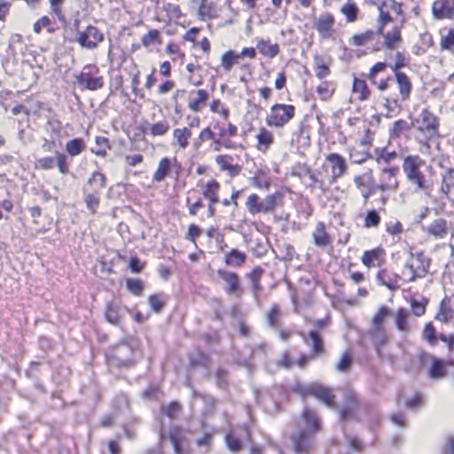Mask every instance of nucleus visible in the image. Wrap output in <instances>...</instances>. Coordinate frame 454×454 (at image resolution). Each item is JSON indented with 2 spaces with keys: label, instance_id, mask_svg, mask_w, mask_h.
<instances>
[{
  "label": "nucleus",
  "instance_id": "obj_1",
  "mask_svg": "<svg viewBox=\"0 0 454 454\" xmlns=\"http://www.w3.org/2000/svg\"><path fill=\"white\" fill-rule=\"evenodd\" d=\"M297 432L292 435L294 450L296 454H309L316 443V433L320 430V421L313 411L305 408L297 422Z\"/></svg>",
  "mask_w": 454,
  "mask_h": 454
},
{
  "label": "nucleus",
  "instance_id": "obj_2",
  "mask_svg": "<svg viewBox=\"0 0 454 454\" xmlns=\"http://www.w3.org/2000/svg\"><path fill=\"white\" fill-rule=\"evenodd\" d=\"M430 263L431 260L423 252L416 254L409 252V258L403 265V274L408 277L409 282H414L417 278L426 277Z\"/></svg>",
  "mask_w": 454,
  "mask_h": 454
},
{
  "label": "nucleus",
  "instance_id": "obj_3",
  "mask_svg": "<svg viewBox=\"0 0 454 454\" xmlns=\"http://www.w3.org/2000/svg\"><path fill=\"white\" fill-rule=\"evenodd\" d=\"M423 160L418 155L407 156L403 164V172L407 179L416 186V191L425 189L424 175L419 170Z\"/></svg>",
  "mask_w": 454,
  "mask_h": 454
},
{
  "label": "nucleus",
  "instance_id": "obj_4",
  "mask_svg": "<svg viewBox=\"0 0 454 454\" xmlns=\"http://www.w3.org/2000/svg\"><path fill=\"white\" fill-rule=\"evenodd\" d=\"M295 107L293 105L275 104L266 117V122L270 127L281 128L294 116Z\"/></svg>",
  "mask_w": 454,
  "mask_h": 454
},
{
  "label": "nucleus",
  "instance_id": "obj_5",
  "mask_svg": "<svg viewBox=\"0 0 454 454\" xmlns=\"http://www.w3.org/2000/svg\"><path fill=\"white\" fill-rule=\"evenodd\" d=\"M55 166L62 175H67L70 172L67 156L59 152H57L54 156H45L35 161V168L40 170H51Z\"/></svg>",
  "mask_w": 454,
  "mask_h": 454
},
{
  "label": "nucleus",
  "instance_id": "obj_6",
  "mask_svg": "<svg viewBox=\"0 0 454 454\" xmlns=\"http://www.w3.org/2000/svg\"><path fill=\"white\" fill-rule=\"evenodd\" d=\"M104 39V33L93 25L87 26L83 31H77V43L87 50L97 49Z\"/></svg>",
  "mask_w": 454,
  "mask_h": 454
},
{
  "label": "nucleus",
  "instance_id": "obj_7",
  "mask_svg": "<svg viewBox=\"0 0 454 454\" xmlns=\"http://www.w3.org/2000/svg\"><path fill=\"white\" fill-rule=\"evenodd\" d=\"M217 274L226 284L224 290L227 294L236 296L240 295L242 293V287L238 274L225 270H219Z\"/></svg>",
  "mask_w": 454,
  "mask_h": 454
},
{
  "label": "nucleus",
  "instance_id": "obj_8",
  "mask_svg": "<svg viewBox=\"0 0 454 454\" xmlns=\"http://www.w3.org/2000/svg\"><path fill=\"white\" fill-rule=\"evenodd\" d=\"M300 336L303 341L311 347L312 355L315 356H322L325 354V344L322 336L316 330L308 333L301 332Z\"/></svg>",
  "mask_w": 454,
  "mask_h": 454
},
{
  "label": "nucleus",
  "instance_id": "obj_9",
  "mask_svg": "<svg viewBox=\"0 0 454 454\" xmlns=\"http://www.w3.org/2000/svg\"><path fill=\"white\" fill-rule=\"evenodd\" d=\"M326 161L330 163L331 166V178L330 184H334L337 182L338 178L342 176L347 169L348 166L344 158L335 153H332L326 156Z\"/></svg>",
  "mask_w": 454,
  "mask_h": 454
},
{
  "label": "nucleus",
  "instance_id": "obj_10",
  "mask_svg": "<svg viewBox=\"0 0 454 454\" xmlns=\"http://www.w3.org/2000/svg\"><path fill=\"white\" fill-rule=\"evenodd\" d=\"M399 172L397 167L384 168L380 174V184L376 185V189L385 191H395L398 188L396 175Z\"/></svg>",
  "mask_w": 454,
  "mask_h": 454
},
{
  "label": "nucleus",
  "instance_id": "obj_11",
  "mask_svg": "<svg viewBox=\"0 0 454 454\" xmlns=\"http://www.w3.org/2000/svg\"><path fill=\"white\" fill-rule=\"evenodd\" d=\"M432 13L435 20L454 18V0H436L432 5Z\"/></svg>",
  "mask_w": 454,
  "mask_h": 454
},
{
  "label": "nucleus",
  "instance_id": "obj_12",
  "mask_svg": "<svg viewBox=\"0 0 454 454\" xmlns=\"http://www.w3.org/2000/svg\"><path fill=\"white\" fill-rule=\"evenodd\" d=\"M421 117L423 125L419 127L418 129L427 133L429 137L435 136L438 132V118L427 109L422 111Z\"/></svg>",
  "mask_w": 454,
  "mask_h": 454
},
{
  "label": "nucleus",
  "instance_id": "obj_13",
  "mask_svg": "<svg viewBox=\"0 0 454 454\" xmlns=\"http://www.w3.org/2000/svg\"><path fill=\"white\" fill-rule=\"evenodd\" d=\"M78 84L89 90H98L103 88L104 80L102 76L92 77L89 73H80L76 77Z\"/></svg>",
  "mask_w": 454,
  "mask_h": 454
},
{
  "label": "nucleus",
  "instance_id": "obj_14",
  "mask_svg": "<svg viewBox=\"0 0 454 454\" xmlns=\"http://www.w3.org/2000/svg\"><path fill=\"white\" fill-rule=\"evenodd\" d=\"M245 435L250 441V432L247 427L244 426L240 428V434L237 435L236 432H231L225 435V442L228 449L232 452H238L241 449L240 438Z\"/></svg>",
  "mask_w": 454,
  "mask_h": 454
},
{
  "label": "nucleus",
  "instance_id": "obj_15",
  "mask_svg": "<svg viewBox=\"0 0 454 454\" xmlns=\"http://www.w3.org/2000/svg\"><path fill=\"white\" fill-rule=\"evenodd\" d=\"M395 323L396 329L403 334L409 333L412 330V325L411 324L410 313L404 308H399L394 314Z\"/></svg>",
  "mask_w": 454,
  "mask_h": 454
},
{
  "label": "nucleus",
  "instance_id": "obj_16",
  "mask_svg": "<svg viewBox=\"0 0 454 454\" xmlns=\"http://www.w3.org/2000/svg\"><path fill=\"white\" fill-rule=\"evenodd\" d=\"M385 251L381 247L367 250L362 256V262L368 268L380 266L384 262Z\"/></svg>",
  "mask_w": 454,
  "mask_h": 454
},
{
  "label": "nucleus",
  "instance_id": "obj_17",
  "mask_svg": "<svg viewBox=\"0 0 454 454\" xmlns=\"http://www.w3.org/2000/svg\"><path fill=\"white\" fill-rule=\"evenodd\" d=\"M426 359L430 360L432 362L431 367L429 369V377L434 380L441 379L445 375V367L444 362L435 356H433L429 354L424 353L421 356V360L425 361Z\"/></svg>",
  "mask_w": 454,
  "mask_h": 454
},
{
  "label": "nucleus",
  "instance_id": "obj_18",
  "mask_svg": "<svg viewBox=\"0 0 454 454\" xmlns=\"http://www.w3.org/2000/svg\"><path fill=\"white\" fill-rule=\"evenodd\" d=\"M254 41L256 42V49L264 57L273 59L278 55L280 48L278 43H270V40L260 37H256Z\"/></svg>",
  "mask_w": 454,
  "mask_h": 454
},
{
  "label": "nucleus",
  "instance_id": "obj_19",
  "mask_svg": "<svg viewBox=\"0 0 454 454\" xmlns=\"http://www.w3.org/2000/svg\"><path fill=\"white\" fill-rule=\"evenodd\" d=\"M312 395L323 402L329 408L333 409L335 407L333 403L334 395L330 388L319 384H312Z\"/></svg>",
  "mask_w": 454,
  "mask_h": 454
},
{
  "label": "nucleus",
  "instance_id": "obj_20",
  "mask_svg": "<svg viewBox=\"0 0 454 454\" xmlns=\"http://www.w3.org/2000/svg\"><path fill=\"white\" fill-rule=\"evenodd\" d=\"M334 24V18L330 13L323 14L319 17L315 23V27L324 38H328L331 35V30Z\"/></svg>",
  "mask_w": 454,
  "mask_h": 454
},
{
  "label": "nucleus",
  "instance_id": "obj_21",
  "mask_svg": "<svg viewBox=\"0 0 454 454\" xmlns=\"http://www.w3.org/2000/svg\"><path fill=\"white\" fill-rule=\"evenodd\" d=\"M168 438L173 445L176 454H191L189 450L183 447L184 437L180 428H171L168 433Z\"/></svg>",
  "mask_w": 454,
  "mask_h": 454
},
{
  "label": "nucleus",
  "instance_id": "obj_22",
  "mask_svg": "<svg viewBox=\"0 0 454 454\" xmlns=\"http://www.w3.org/2000/svg\"><path fill=\"white\" fill-rule=\"evenodd\" d=\"M216 163L220 168L224 171H228L231 176H238L241 171V166L238 164H232L233 158L230 155H218L215 158Z\"/></svg>",
  "mask_w": 454,
  "mask_h": 454
},
{
  "label": "nucleus",
  "instance_id": "obj_23",
  "mask_svg": "<svg viewBox=\"0 0 454 454\" xmlns=\"http://www.w3.org/2000/svg\"><path fill=\"white\" fill-rule=\"evenodd\" d=\"M257 149L260 152H266L271 146L274 142L273 134L266 128L262 127L256 135Z\"/></svg>",
  "mask_w": 454,
  "mask_h": 454
},
{
  "label": "nucleus",
  "instance_id": "obj_24",
  "mask_svg": "<svg viewBox=\"0 0 454 454\" xmlns=\"http://www.w3.org/2000/svg\"><path fill=\"white\" fill-rule=\"evenodd\" d=\"M395 77L398 84V89L402 99L405 101L410 98L411 91V82L406 74L403 72H396V74H395Z\"/></svg>",
  "mask_w": 454,
  "mask_h": 454
},
{
  "label": "nucleus",
  "instance_id": "obj_25",
  "mask_svg": "<svg viewBox=\"0 0 454 454\" xmlns=\"http://www.w3.org/2000/svg\"><path fill=\"white\" fill-rule=\"evenodd\" d=\"M427 232L436 239H443L448 234L447 221L442 218L435 219L427 228Z\"/></svg>",
  "mask_w": 454,
  "mask_h": 454
},
{
  "label": "nucleus",
  "instance_id": "obj_26",
  "mask_svg": "<svg viewBox=\"0 0 454 454\" xmlns=\"http://www.w3.org/2000/svg\"><path fill=\"white\" fill-rule=\"evenodd\" d=\"M83 191L86 207L90 213L95 214L99 206L101 194L97 189H92L90 192H88L86 187H84Z\"/></svg>",
  "mask_w": 454,
  "mask_h": 454
},
{
  "label": "nucleus",
  "instance_id": "obj_27",
  "mask_svg": "<svg viewBox=\"0 0 454 454\" xmlns=\"http://www.w3.org/2000/svg\"><path fill=\"white\" fill-rule=\"evenodd\" d=\"M312 236L314 244L317 247H325L331 243V238L325 231V224L321 222L317 224Z\"/></svg>",
  "mask_w": 454,
  "mask_h": 454
},
{
  "label": "nucleus",
  "instance_id": "obj_28",
  "mask_svg": "<svg viewBox=\"0 0 454 454\" xmlns=\"http://www.w3.org/2000/svg\"><path fill=\"white\" fill-rule=\"evenodd\" d=\"M389 309L386 306L380 307L379 311L375 314L372 319V325H373V332L380 334L382 336V339L385 338L384 336V327H383V320L384 318L388 315ZM384 343V340L381 341Z\"/></svg>",
  "mask_w": 454,
  "mask_h": 454
},
{
  "label": "nucleus",
  "instance_id": "obj_29",
  "mask_svg": "<svg viewBox=\"0 0 454 454\" xmlns=\"http://www.w3.org/2000/svg\"><path fill=\"white\" fill-rule=\"evenodd\" d=\"M384 37V45L387 50H395L397 43L401 42V32L399 28L394 27L391 31L381 34Z\"/></svg>",
  "mask_w": 454,
  "mask_h": 454
},
{
  "label": "nucleus",
  "instance_id": "obj_30",
  "mask_svg": "<svg viewBox=\"0 0 454 454\" xmlns=\"http://www.w3.org/2000/svg\"><path fill=\"white\" fill-rule=\"evenodd\" d=\"M246 259V254L238 249H231L229 253H226L224 256V262L227 265L236 267L244 263Z\"/></svg>",
  "mask_w": 454,
  "mask_h": 454
},
{
  "label": "nucleus",
  "instance_id": "obj_31",
  "mask_svg": "<svg viewBox=\"0 0 454 454\" xmlns=\"http://www.w3.org/2000/svg\"><path fill=\"white\" fill-rule=\"evenodd\" d=\"M173 137L181 149H186L189 145V139L192 137L190 129L184 127L183 129H176L173 131Z\"/></svg>",
  "mask_w": 454,
  "mask_h": 454
},
{
  "label": "nucleus",
  "instance_id": "obj_32",
  "mask_svg": "<svg viewBox=\"0 0 454 454\" xmlns=\"http://www.w3.org/2000/svg\"><path fill=\"white\" fill-rule=\"evenodd\" d=\"M279 200H281V195L278 192L266 196L260 202V213L272 212Z\"/></svg>",
  "mask_w": 454,
  "mask_h": 454
},
{
  "label": "nucleus",
  "instance_id": "obj_33",
  "mask_svg": "<svg viewBox=\"0 0 454 454\" xmlns=\"http://www.w3.org/2000/svg\"><path fill=\"white\" fill-rule=\"evenodd\" d=\"M85 148L86 145L82 138H74L66 144V151L71 157L81 154Z\"/></svg>",
  "mask_w": 454,
  "mask_h": 454
},
{
  "label": "nucleus",
  "instance_id": "obj_34",
  "mask_svg": "<svg viewBox=\"0 0 454 454\" xmlns=\"http://www.w3.org/2000/svg\"><path fill=\"white\" fill-rule=\"evenodd\" d=\"M197 97L189 102L188 107L193 112H200L206 105L208 99V93L205 90H199L196 91Z\"/></svg>",
  "mask_w": 454,
  "mask_h": 454
},
{
  "label": "nucleus",
  "instance_id": "obj_35",
  "mask_svg": "<svg viewBox=\"0 0 454 454\" xmlns=\"http://www.w3.org/2000/svg\"><path fill=\"white\" fill-rule=\"evenodd\" d=\"M220 189V184L216 180H211L207 183L205 190L203 192V196L209 202L216 203L218 202V192Z\"/></svg>",
  "mask_w": 454,
  "mask_h": 454
},
{
  "label": "nucleus",
  "instance_id": "obj_36",
  "mask_svg": "<svg viewBox=\"0 0 454 454\" xmlns=\"http://www.w3.org/2000/svg\"><path fill=\"white\" fill-rule=\"evenodd\" d=\"M171 168V160L164 157L160 160L158 168L153 176L154 182H161L168 174Z\"/></svg>",
  "mask_w": 454,
  "mask_h": 454
},
{
  "label": "nucleus",
  "instance_id": "obj_37",
  "mask_svg": "<svg viewBox=\"0 0 454 454\" xmlns=\"http://www.w3.org/2000/svg\"><path fill=\"white\" fill-rule=\"evenodd\" d=\"M452 317V310L450 306V299L445 297L439 305V310L435 318L441 322L447 323Z\"/></svg>",
  "mask_w": 454,
  "mask_h": 454
},
{
  "label": "nucleus",
  "instance_id": "obj_38",
  "mask_svg": "<svg viewBox=\"0 0 454 454\" xmlns=\"http://www.w3.org/2000/svg\"><path fill=\"white\" fill-rule=\"evenodd\" d=\"M353 92L357 95L359 100H366L370 95L365 81L356 77L353 82Z\"/></svg>",
  "mask_w": 454,
  "mask_h": 454
},
{
  "label": "nucleus",
  "instance_id": "obj_39",
  "mask_svg": "<svg viewBox=\"0 0 454 454\" xmlns=\"http://www.w3.org/2000/svg\"><path fill=\"white\" fill-rule=\"evenodd\" d=\"M131 348L126 344L119 345L114 352V357L121 365L129 366L131 364V359L124 357L126 354H131Z\"/></svg>",
  "mask_w": 454,
  "mask_h": 454
},
{
  "label": "nucleus",
  "instance_id": "obj_40",
  "mask_svg": "<svg viewBox=\"0 0 454 454\" xmlns=\"http://www.w3.org/2000/svg\"><path fill=\"white\" fill-rule=\"evenodd\" d=\"M377 32L367 30L364 33L354 35L350 40L351 43L355 46H364L367 43L374 40Z\"/></svg>",
  "mask_w": 454,
  "mask_h": 454
},
{
  "label": "nucleus",
  "instance_id": "obj_41",
  "mask_svg": "<svg viewBox=\"0 0 454 454\" xmlns=\"http://www.w3.org/2000/svg\"><path fill=\"white\" fill-rule=\"evenodd\" d=\"M199 13L203 19H213L216 16V10L207 0H200Z\"/></svg>",
  "mask_w": 454,
  "mask_h": 454
},
{
  "label": "nucleus",
  "instance_id": "obj_42",
  "mask_svg": "<svg viewBox=\"0 0 454 454\" xmlns=\"http://www.w3.org/2000/svg\"><path fill=\"white\" fill-rule=\"evenodd\" d=\"M340 12L343 15L346 16L348 22H354L357 19L358 8L354 3L348 2L345 4L341 7Z\"/></svg>",
  "mask_w": 454,
  "mask_h": 454
},
{
  "label": "nucleus",
  "instance_id": "obj_43",
  "mask_svg": "<svg viewBox=\"0 0 454 454\" xmlns=\"http://www.w3.org/2000/svg\"><path fill=\"white\" fill-rule=\"evenodd\" d=\"M239 56H238V53H236L235 51L230 50L228 51H226L223 56H222V59H221V61H222V66L223 67V69L227 72L231 71V69L232 68V66L234 65V63L239 59Z\"/></svg>",
  "mask_w": 454,
  "mask_h": 454
},
{
  "label": "nucleus",
  "instance_id": "obj_44",
  "mask_svg": "<svg viewBox=\"0 0 454 454\" xmlns=\"http://www.w3.org/2000/svg\"><path fill=\"white\" fill-rule=\"evenodd\" d=\"M169 130V124L167 121H161L149 125V132L152 136H163Z\"/></svg>",
  "mask_w": 454,
  "mask_h": 454
},
{
  "label": "nucleus",
  "instance_id": "obj_45",
  "mask_svg": "<svg viewBox=\"0 0 454 454\" xmlns=\"http://www.w3.org/2000/svg\"><path fill=\"white\" fill-rule=\"evenodd\" d=\"M370 157V153L364 150L357 148H351L349 150V159L353 163L362 164Z\"/></svg>",
  "mask_w": 454,
  "mask_h": 454
},
{
  "label": "nucleus",
  "instance_id": "obj_46",
  "mask_svg": "<svg viewBox=\"0 0 454 454\" xmlns=\"http://www.w3.org/2000/svg\"><path fill=\"white\" fill-rule=\"evenodd\" d=\"M411 124L404 120H398L394 122L393 127L390 129V136L392 137H398L403 132L410 130Z\"/></svg>",
  "mask_w": 454,
  "mask_h": 454
},
{
  "label": "nucleus",
  "instance_id": "obj_47",
  "mask_svg": "<svg viewBox=\"0 0 454 454\" xmlns=\"http://www.w3.org/2000/svg\"><path fill=\"white\" fill-rule=\"evenodd\" d=\"M98 184L100 189L106 187V177L100 171H94L87 181V185L92 187Z\"/></svg>",
  "mask_w": 454,
  "mask_h": 454
},
{
  "label": "nucleus",
  "instance_id": "obj_48",
  "mask_svg": "<svg viewBox=\"0 0 454 454\" xmlns=\"http://www.w3.org/2000/svg\"><path fill=\"white\" fill-rule=\"evenodd\" d=\"M181 406L177 402H172L168 404L161 405V413L169 419H175L180 411Z\"/></svg>",
  "mask_w": 454,
  "mask_h": 454
},
{
  "label": "nucleus",
  "instance_id": "obj_49",
  "mask_svg": "<svg viewBox=\"0 0 454 454\" xmlns=\"http://www.w3.org/2000/svg\"><path fill=\"white\" fill-rule=\"evenodd\" d=\"M106 320L114 325H119L120 324V317L118 313V309L115 307L113 303L108 302L106 304Z\"/></svg>",
  "mask_w": 454,
  "mask_h": 454
},
{
  "label": "nucleus",
  "instance_id": "obj_50",
  "mask_svg": "<svg viewBox=\"0 0 454 454\" xmlns=\"http://www.w3.org/2000/svg\"><path fill=\"white\" fill-rule=\"evenodd\" d=\"M380 223V216L375 209L370 210L366 213L364 223L365 228H376L379 226Z\"/></svg>",
  "mask_w": 454,
  "mask_h": 454
},
{
  "label": "nucleus",
  "instance_id": "obj_51",
  "mask_svg": "<svg viewBox=\"0 0 454 454\" xmlns=\"http://www.w3.org/2000/svg\"><path fill=\"white\" fill-rule=\"evenodd\" d=\"M260 202L261 201H259L258 195L251 194L250 196H248L247 202H246V206H247L248 212L251 215H256V214L260 213V207H261Z\"/></svg>",
  "mask_w": 454,
  "mask_h": 454
},
{
  "label": "nucleus",
  "instance_id": "obj_52",
  "mask_svg": "<svg viewBox=\"0 0 454 454\" xmlns=\"http://www.w3.org/2000/svg\"><path fill=\"white\" fill-rule=\"evenodd\" d=\"M354 183L357 189L360 190L361 194L364 200V202L366 203L370 196L372 195V190L368 185H366L363 180V177L360 176H356L354 178Z\"/></svg>",
  "mask_w": 454,
  "mask_h": 454
},
{
  "label": "nucleus",
  "instance_id": "obj_53",
  "mask_svg": "<svg viewBox=\"0 0 454 454\" xmlns=\"http://www.w3.org/2000/svg\"><path fill=\"white\" fill-rule=\"evenodd\" d=\"M423 337L430 345L434 346L436 344V333L432 323L426 324L423 332Z\"/></svg>",
  "mask_w": 454,
  "mask_h": 454
},
{
  "label": "nucleus",
  "instance_id": "obj_54",
  "mask_svg": "<svg viewBox=\"0 0 454 454\" xmlns=\"http://www.w3.org/2000/svg\"><path fill=\"white\" fill-rule=\"evenodd\" d=\"M454 46V28H450L448 34L442 36L440 48L442 51H450Z\"/></svg>",
  "mask_w": 454,
  "mask_h": 454
},
{
  "label": "nucleus",
  "instance_id": "obj_55",
  "mask_svg": "<svg viewBox=\"0 0 454 454\" xmlns=\"http://www.w3.org/2000/svg\"><path fill=\"white\" fill-rule=\"evenodd\" d=\"M376 279L380 285L387 286L389 290L394 291L399 288V286L396 284V282L387 281L386 270H380L376 276Z\"/></svg>",
  "mask_w": 454,
  "mask_h": 454
},
{
  "label": "nucleus",
  "instance_id": "obj_56",
  "mask_svg": "<svg viewBox=\"0 0 454 454\" xmlns=\"http://www.w3.org/2000/svg\"><path fill=\"white\" fill-rule=\"evenodd\" d=\"M279 316H280L279 307L277 304H275L272 306L271 309L270 310V312L267 315V322H268L269 325H270L271 327H277Z\"/></svg>",
  "mask_w": 454,
  "mask_h": 454
},
{
  "label": "nucleus",
  "instance_id": "obj_57",
  "mask_svg": "<svg viewBox=\"0 0 454 454\" xmlns=\"http://www.w3.org/2000/svg\"><path fill=\"white\" fill-rule=\"evenodd\" d=\"M315 62L317 77L318 79H324L330 74L329 67L319 59V57H316Z\"/></svg>",
  "mask_w": 454,
  "mask_h": 454
},
{
  "label": "nucleus",
  "instance_id": "obj_58",
  "mask_svg": "<svg viewBox=\"0 0 454 454\" xmlns=\"http://www.w3.org/2000/svg\"><path fill=\"white\" fill-rule=\"evenodd\" d=\"M160 42V33L156 29L150 30L142 38V43L144 46L148 47L153 43Z\"/></svg>",
  "mask_w": 454,
  "mask_h": 454
},
{
  "label": "nucleus",
  "instance_id": "obj_59",
  "mask_svg": "<svg viewBox=\"0 0 454 454\" xmlns=\"http://www.w3.org/2000/svg\"><path fill=\"white\" fill-rule=\"evenodd\" d=\"M387 68V64L385 62H378L370 70V74L368 75L369 80L372 83L377 84L376 82V74L380 72L385 71Z\"/></svg>",
  "mask_w": 454,
  "mask_h": 454
},
{
  "label": "nucleus",
  "instance_id": "obj_60",
  "mask_svg": "<svg viewBox=\"0 0 454 454\" xmlns=\"http://www.w3.org/2000/svg\"><path fill=\"white\" fill-rule=\"evenodd\" d=\"M127 288L130 293L140 295L143 291V285L140 280L131 278L127 280Z\"/></svg>",
  "mask_w": 454,
  "mask_h": 454
},
{
  "label": "nucleus",
  "instance_id": "obj_61",
  "mask_svg": "<svg viewBox=\"0 0 454 454\" xmlns=\"http://www.w3.org/2000/svg\"><path fill=\"white\" fill-rule=\"evenodd\" d=\"M352 358L348 353H344L336 365V369L340 372H346L351 364Z\"/></svg>",
  "mask_w": 454,
  "mask_h": 454
},
{
  "label": "nucleus",
  "instance_id": "obj_62",
  "mask_svg": "<svg viewBox=\"0 0 454 454\" xmlns=\"http://www.w3.org/2000/svg\"><path fill=\"white\" fill-rule=\"evenodd\" d=\"M201 234L200 228L196 224H191L188 228V232L185 236L187 240L192 241L196 245V239Z\"/></svg>",
  "mask_w": 454,
  "mask_h": 454
},
{
  "label": "nucleus",
  "instance_id": "obj_63",
  "mask_svg": "<svg viewBox=\"0 0 454 454\" xmlns=\"http://www.w3.org/2000/svg\"><path fill=\"white\" fill-rule=\"evenodd\" d=\"M294 392L305 397L307 395H312V385L305 386L301 383H296L293 387Z\"/></svg>",
  "mask_w": 454,
  "mask_h": 454
},
{
  "label": "nucleus",
  "instance_id": "obj_64",
  "mask_svg": "<svg viewBox=\"0 0 454 454\" xmlns=\"http://www.w3.org/2000/svg\"><path fill=\"white\" fill-rule=\"evenodd\" d=\"M149 304L153 310L160 312L163 307V301H161L160 295L153 294L149 297Z\"/></svg>",
  "mask_w": 454,
  "mask_h": 454
}]
</instances>
